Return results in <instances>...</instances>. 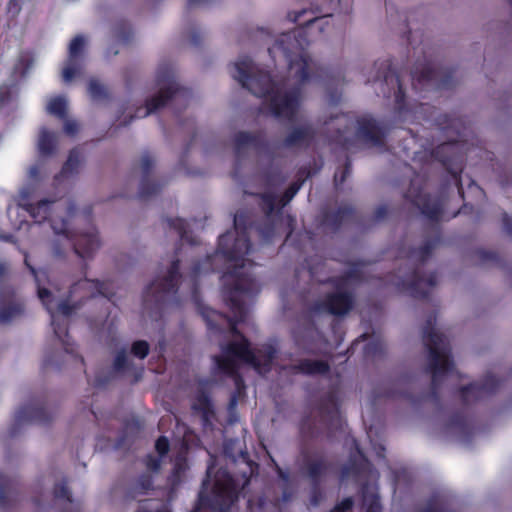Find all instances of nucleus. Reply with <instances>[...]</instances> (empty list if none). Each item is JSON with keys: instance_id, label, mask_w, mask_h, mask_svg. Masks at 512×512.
I'll use <instances>...</instances> for the list:
<instances>
[{"instance_id": "20", "label": "nucleus", "mask_w": 512, "mask_h": 512, "mask_svg": "<svg viewBox=\"0 0 512 512\" xmlns=\"http://www.w3.org/2000/svg\"><path fill=\"white\" fill-rule=\"evenodd\" d=\"M86 39L82 35L75 36L68 48V58L62 70V79L70 83L74 77L81 76L85 67Z\"/></svg>"}, {"instance_id": "60", "label": "nucleus", "mask_w": 512, "mask_h": 512, "mask_svg": "<svg viewBox=\"0 0 512 512\" xmlns=\"http://www.w3.org/2000/svg\"><path fill=\"white\" fill-rule=\"evenodd\" d=\"M39 176V167L38 165L31 166L29 168V177L31 179H37Z\"/></svg>"}, {"instance_id": "34", "label": "nucleus", "mask_w": 512, "mask_h": 512, "mask_svg": "<svg viewBox=\"0 0 512 512\" xmlns=\"http://www.w3.org/2000/svg\"><path fill=\"white\" fill-rule=\"evenodd\" d=\"M419 109L421 113L428 114L427 119L439 126L440 129H457V121L452 119L448 114H443L438 109L428 104H421Z\"/></svg>"}, {"instance_id": "25", "label": "nucleus", "mask_w": 512, "mask_h": 512, "mask_svg": "<svg viewBox=\"0 0 512 512\" xmlns=\"http://www.w3.org/2000/svg\"><path fill=\"white\" fill-rule=\"evenodd\" d=\"M316 128L310 122L293 127L282 142L284 148H305L314 140Z\"/></svg>"}, {"instance_id": "9", "label": "nucleus", "mask_w": 512, "mask_h": 512, "mask_svg": "<svg viewBox=\"0 0 512 512\" xmlns=\"http://www.w3.org/2000/svg\"><path fill=\"white\" fill-rule=\"evenodd\" d=\"M31 191L32 189L29 187L20 190L19 206L26 210L36 223L49 220L55 234L65 232L67 220L60 214L63 210H67V214L72 215L75 211L74 204L49 199L40 200L36 204L28 203Z\"/></svg>"}, {"instance_id": "54", "label": "nucleus", "mask_w": 512, "mask_h": 512, "mask_svg": "<svg viewBox=\"0 0 512 512\" xmlns=\"http://www.w3.org/2000/svg\"><path fill=\"white\" fill-rule=\"evenodd\" d=\"M322 497L320 486H311V504L317 506Z\"/></svg>"}, {"instance_id": "43", "label": "nucleus", "mask_w": 512, "mask_h": 512, "mask_svg": "<svg viewBox=\"0 0 512 512\" xmlns=\"http://www.w3.org/2000/svg\"><path fill=\"white\" fill-rule=\"evenodd\" d=\"M362 496L363 505L367 508V512H381L379 498L374 492H370L367 487H363Z\"/></svg>"}, {"instance_id": "33", "label": "nucleus", "mask_w": 512, "mask_h": 512, "mask_svg": "<svg viewBox=\"0 0 512 512\" xmlns=\"http://www.w3.org/2000/svg\"><path fill=\"white\" fill-rule=\"evenodd\" d=\"M353 215V208L350 205H341L334 211H328L324 214L323 224L336 231L342 223L348 221Z\"/></svg>"}, {"instance_id": "22", "label": "nucleus", "mask_w": 512, "mask_h": 512, "mask_svg": "<svg viewBox=\"0 0 512 512\" xmlns=\"http://www.w3.org/2000/svg\"><path fill=\"white\" fill-rule=\"evenodd\" d=\"M24 314V302L15 290L0 294V324L9 325L22 318Z\"/></svg>"}, {"instance_id": "58", "label": "nucleus", "mask_w": 512, "mask_h": 512, "mask_svg": "<svg viewBox=\"0 0 512 512\" xmlns=\"http://www.w3.org/2000/svg\"><path fill=\"white\" fill-rule=\"evenodd\" d=\"M213 0H188L187 5L188 7H198L204 4L211 3Z\"/></svg>"}, {"instance_id": "36", "label": "nucleus", "mask_w": 512, "mask_h": 512, "mask_svg": "<svg viewBox=\"0 0 512 512\" xmlns=\"http://www.w3.org/2000/svg\"><path fill=\"white\" fill-rule=\"evenodd\" d=\"M36 62L35 56L29 52H21L13 68V74L19 78H26Z\"/></svg>"}, {"instance_id": "56", "label": "nucleus", "mask_w": 512, "mask_h": 512, "mask_svg": "<svg viewBox=\"0 0 512 512\" xmlns=\"http://www.w3.org/2000/svg\"><path fill=\"white\" fill-rule=\"evenodd\" d=\"M387 215V208L385 206H380L375 210L374 213V220L375 221H381L385 218Z\"/></svg>"}, {"instance_id": "50", "label": "nucleus", "mask_w": 512, "mask_h": 512, "mask_svg": "<svg viewBox=\"0 0 512 512\" xmlns=\"http://www.w3.org/2000/svg\"><path fill=\"white\" fill-rule=\"evenodd\" d=\"M13 93V86L8 84H2L0 86V104L8 102Z\"/></svg>"}, {"instance_id": "32", "label": "nucleus", "mask_w": 512, "mask_h": 512, "mask_svg": "<svg viewBox=\"0 0 512 512\" xmlns=\"http://www.w3.org/2000/svg\"><path fill=\"white\" fill-rule=\"evenodd\" d=\"M288 369L292 374L317 375L328 372L329 365L321 360L303 359Z\"/></svg>"}, {"instance_id": "57", "label": "nucleus", "mask_w": 512, "mask_h": 512, "mask_svg": "<svg viewBox=\"0 0 512 512\" xmlns=\"http://www.w3.org/2000/svg\"><path fill=\"white\" fill-rule=\"evenodd\" d=\"M308 11L303 9L298 12L289 13V19L293 22H298L302 15L306 14Z\"/></svg>"}, {"instance_id": "5", "label": "nucleus", "mask_w": 512, "mask_h": 512, "mask_svg": "<svg viewBox=\"0 0 512 512\" xmlns=\"http://www.w3.org/2000/svg\"><path fill=\"white\" fill-rule=\"evenodd\" d=\"M422 337L427 351L425 370L431 375V392L428 397L436 400V389L442 379L454 373L451 347L448 339L437 329L434 314L427 317Z\"/></svg>"}, {"instance_id": "55", "label": "nucleus", "mask_w": 512, "mask_h": 512, "mask_svg": "<svg viewBox=\"0 0 512 512\" xmlns=\"http://www.w3.org/2000/svg\"><path fill=\"white\" fill-rule=\"evenodd\" d=\"M503 227L505 232L512 236V216H508L506 213L503 214Z\"/></svg>"}, {"instance_id": "44", "label": "nucleus", "mask_w": 512, "mask_h": 512, "mask_svg": "<svg viewBox=\"0 0 512 512\" xmlns=\"http://www.w3.org/2000/svg\"><path fill=\"white\" fill-rule=\"evenodd\" d=\"M9 271L10 266L8 262H0V294L8 293L9 291L15 290L9 283Z\"/></svg>"}, {"instance_id": "37", "label": "nucleus", "mask_w": 512, "mask_h": 512, "mask_svg": "<svg viewBox=\"0 0 512 512\" xmlns=\"http://www.w3.org/2000/svg\"><path fill=\"white\" fill-rule=\"evenodd\" d=\"M167 225L174 229L180 238L182 243H188L189 245L196 244V240L188 231V223L182 218H169L167 219Z\"/></svg>"}, {"instance_id": "42", "label": "nucleus", "mask_w": 512, "mask_h": 512, "mask_svg": "<svg viewBox=\"0 0 512 512\" xmlns=\"http://www.w3.org/2000/svg\"><path fill=\"white\" fill-rule=\"evenodd\" d=\"M449 430L462 438L469 433L470 426L462 415H456L449 423Z\"/></svg>"}, {"instance_id": "39", "label": "nucleus", "mask_w": 512, "mask_h": 512, "mask_svg": "<svg viewBox=\"0 0 512 512\" xmlns=\"http://www.w3.org/2000/svg\"><path fill=\"white\" fill-rule=\"evenodd\" d=\"M87 91L93 101H104L109 98L108 88L97 78L89 80Z\"/></svg>"}, {"instance_id": "46", "label": "nucleus", "mask_w": 512, "mask_h": 512, "mask_svg": "<svg viewBox=\"0 0 512 512\" xmlns=\"http://www.w3.org/2000/svg\"><path fill=\"white\" fill-rule=\"evenodd\" d=\"M128 364V355L125 350L117 352L114 360V369L117 371L123 370Z\"/></svg>"}, {"instance_id": "17", "label": "nucleus", "mask_w": 512, "mask_h": 512, "mask_svg": "<svg viewBox=\"0 0 512 512\" xmlns=\"http://www.w3.org/2000/svg\"><path fill=\"white\" fill-rule=\"evenodd\" d=\"M462 147L463 145L459 142H444L431 152V157L441 162L450 173L460 196L462 194L459 178L463 167Z\"/></svg>"}, {"instance_id": "45", "label": "nucleus", "mask_w": 512, "mask_h": 512, "mask_svg": "<svg viewBox=\"0 0 512 512\" xmlns=\"http://www.w3.org/2000/svg\"><path fill=\"white\" fill-rule=\"evenodd\" d=\"M131 353L139 359H144L149 353L148 342L144 340L135 341L131 346Z\"/></svg>"}, {"instance_id": "19", "label": "nucleus", "mask_w": 512, "mask_h": 512, "mask_svg": "<svg viewBox=\"0 0 512 512\" xmlns=\"http://www.w3.org/2000/svg\"><path fill=\"white\" fill-rule=\"evenodd\" d=\"M330 468V463L324 455L304 450L301 452L299 472L311 486H320L327 478Z\"/></svg>"}, {"instance_id": "15", "label": "nucleus", "mask_w": 512, "mask_h": 512, "mask_svg": "<svg viewBox=\"0 0 512 512\" xmlns=\"http://www.w3.org/2000/svg\"><path fill=\"white\" fill-rule=\"evenodd\" d=\"M54 418V412L46 407L43 400L35 399L22 406L14 416V422L8 430V437L15 438L30 423L47 424Z\"/></svg>"}, {"instance_id": "40", "label": "nucleus", "mask_w": 512, "mask_h": 512, "mask_svg": "<svg viewBox=\"0 0 512 512\" xmlns=\"http://www.w3.org/2000/svg\"><path fill=\"white\" fill-rule=\"evenodd\" d=\"M67 100L64 97H56L51 99L47 104V112L60 119L67 116Z\"/></svg>"}, {"instance_id": "41", "label": "nucleus", "mask_w": 512, "mask_h": 512, "mask_svg": "<svg viewBox=\"0 0 512 512\" xmlns=\"http://www.w3.org/2000/svg\"><path fill=\"white\" fill-rule=\"evenodd\" d=\"M183 34L189 40L190 44L195 47L200 46L201 41L205 35L202 29L195 23H189L186 26Z\"/></svg>"}, {"instance_id": "24", "label": "nucleus", "mask_w": 512, "mask_h": 512, "mask_svg": "<svg viewBox=\"0 0 512 512\" xmlns=\"http://www.w3.org/2000/svg\"><path fill=\"white\" fill-rule=\"evenodd\" d=\"M499 384V381L493 375L488 374L482 382L463 387L460 391L461 399L465 404L485 399L496 392Z\"/></svg>"}, {"instance_id": "30", "label": "nucleus", "mask_w": 512, "mask_h": 512, "mask_svg": "<svg viewBox=\"0 0 512 512\" xmlns=\"http://www.w3.org/2000/svg\"><path fill=\"white\" fill-rule=\"evenodd\" d=\"M416 512H452V499L445 491H436Z\"/></svg>"}, {"instance_id": "3", "label": "nucleus", "mask_w": 512, "mask_h": 512, "mask_svg": "<svg viewBox=\"0 0 512 512\" xmlns=\"http://www.w3.org/2000/svg\"><path fill=\"white\" fill-rule=\"evenodd\" d=\"M24 256L25 265L34 275L38 297L51 315V324L53 326L55 336L62 343L65 352L71 357L76 358L77 355L75 354L73 344L69 341L66 320H59L56 313L64 317H69L82 307L86 299L100 295L108 300H112L114 293L109 289L108 283L87 278V264H84L82 266V273L84 277L71 285L69 295L66 299L55 302V298L51 291L40 285L39 274L36 269L29 264L28 254L24 253Z\"/></svg>"}, {"instance_id": "53", "label": "nucleus", "mask_w": 512, "mask_h": 512, "mask_svg": "<svg viewBox=\"0 0 512 512\" xmlns=\"http://www.w3.org/2000/svg\"><path fill=\"white\" fill-rule=\"evenodd\" d=\"M146 466L151 472H158L161 466L160 458L154 456H148L146 461Z\"/></svg>"}, {"instance_id": "26", "label": "nucleus", "mask_w": 512, "mask_h": 512, "mask_svg": "<svg viewBox=\"0 0 512 512\" xmlns=\"http://www.w3.org/2000/svg\"><path fill=\"white\" fill-rule=\"evenodd\" d=\"M216 382V378L200 381L196 401L192 405L194 412L200 416L203 426L211 425V418L214 415L213 405L209 395L206 393V388Z\"/></svg>"}, {"instance_id": "12", "label": "nucleus", "mask_w": 512, "mask_h": 512, "mask_svg": "<svg viewBox=\"0 0 512 512\" xmlns=\"http://www.w3.org/2000/svg\"><path fill=\"white\" fill-rule=\"evenodd\" d=\"M226 479L221 482L216 479L212 498L202 490L199 493L198 502L191 512H229L230 506L237 500V485L233 477L226 474Z\"/></svg>"}, {"instance_id": "18", "label": "nucleus", "mask_w": 512, "mask_h": 512, "mask_svg": "<svg viewBox=\"0 0 512 512\" xmlns=\"http://www.w3.org/2000/svg\"><path fill=\"white\" fill-rule=\"evenodd\" d=\"M413 85L420 89H446L451 87V76L444 70L438 69L433 63H419L411 71Z\"/></svg>"}, {"instance_id": "35", "label": "nucleus", "mask_w": 512, "mask_h": 512, "mask_svg": "<svg viewBox=\"0 0 512 512\" xmlns=\"http://www.w3.org/2000/svg\"><path fill=\"white\" fill-rule=\"evenodd\" d=\"M412 382L409 376H403L392 383L391 387L386 392L388 397H403L411 402H416L412 392Z\"/></svg>"}, {"instance_id": "16", "label": "nucleus", "mask_w": 512, "mask_h": 512, "mask_svg": "<svg viewBox=\"0 0 512 512\" xmlns=\"http://www.w3.org/2000/svg\"><path fill=\"white\" fill-rule=\"evenodd\" d=\"M389 130L387 123L371 115H363L357 119L356 139L367 148L383 149Z\"/></svg>"}, {"instance_id": "63", "label": "nucleus", "mask_w": 512, "mask_h": 512, "mask_svg": "<svg viewBox=\"0 0 512 512\" xmlns=\"http://www.w3.org/2000/svg\"><path fill=\"white\" fill-rule=\"evenodd\" d=\"M141 484L144 489H149L152 486V481H151L150 477L146 476V477H143Z\"/></svg>"}, {"instance_id": "31", "label": "nucleus", "mask_w": 512, "mask_h": 512, "mask_svg": "<svg viewBox=\"0 0 512 512\" xmlns=\"http://www.w3.org/2000/svg\"><path fill=\"white\" fill-rule=\"evenodd\" d=\"M18 482L0 473V506L8 508L18 500Z\"/></svg>"}, {"instance_id": "62", "label": "nucleus", "mask_w": 512, "mask_h": 512, "mask_svg": "<svg viewBox=\"0 0 512 512\" xmlns=\"http://www.w3.org/2000/svg\"><path fill=\"white\" fill-rule=\"evenodd\" d=\"M236 405H237L236 396H232L230 398V401H229V404H228V409H229L230 413H232L235 410Z\"/></svg>"}, {"instance_id": "51", "label": "nucleus", "mask_w": 512, "mask_h": 512, "mask_svg": "<svg viewBox=\"0 0 512 512\" xmlns=\"http://www.w3.org/2000/svg\"><path fill=\"white\" fill-rule=\"evenodd\" d=\"M353 504L354 502L351 497L345 498L335 506L334 512H347L352 509Z\"/></svg>"}, {"instance_id": "11", "label": "nucleus", "mask_w": 512, "mask_h": 512, "mask_svg": "<svg viewBox=\"0 0 512 512\" xmlns=\"http://www.w3.org/2000/svg\"><path fill=\"white\" fill-rule=\"evenodd\" d=\"M59 236L51 243L52 255L57 259L66 257V244L72 241L75 254L81 259H91L101 246L98 233L95 228L80 232L75 238L70 235L68 223L66 231L56 234Z\"/></svg>"}, {"instance_id": "2", "label": "nucleus", "mask_w": 512, "mask_h": 512, "mask_svg": "<svg viewBox=\"0 0 512 512\" xmlns=\"http://www.w3.org/2000/svg\"><path fill=\"white\" fill-rule=\"evenodd\" d=\"M323 17L305 21V26L281 34L269 48L273 58L281 55L288 66L287 76L278 81L257 66L249 57L242 56L234 63L231 76L257 97H265L271 113L278 118L294 121L303 101V87L310 82H322L327 87L342 80L340 71L320 66L305 50L309 44L307 29L318 25L323 30Z\"/></svg>"}, {"instance_id": "64", "label": "nucleus", "mask_w": 512, "mask_h": 512, "mask_svg": "<svg viewBox=\"0 0 512 512\" xmlns=\"http://www.w3.org/2000/svg\"><path fill=\"white\" fill-rule=\"evenodd\" d=\"M339 141L347 150L351 149V143L346 138H344L342 134L339 135Z\"/></svg>"}, {"instance_id": "4", "label": "nucleus", "mask_w": 512, "mask_h": 512, "mask_svg": "<svg viewBox=\"0 0 512 512\" xmlns=\"http://www.w3.org/2000/svg\"><path fill=\"white\" fill-rule=\"evenodd\" d=\"M367 267L368 265L363 262L352 263L342 276L328 279L318 278L315 268H310L313 279L323 284H331L334 289L323 300L315 302L312 311L317 314L326 312L335 316L347 314L354 305V296L349 289L351 285L365 280Z\"/></svg>"}, {"instance_id": "13", "label": "nucleus", "mask_w": 512, "mask_h": 512, "mask_svg": "<svg viewBox=\"0 0 512 512\" xmlns=\"http://www.w3.org/2000/svg\"><path fill=\"white\" fill-rule=\"evenodd\" d=\"M285 181V176L276 167L271 169L265 175V183L267 190L263 193V209L267 216L272 214L276 209H282L285 207L297 194L301 188L304 180L301 182L292 183L281 195L277 191V187Z\"/></svg>"}, {"instance_id": "49", "label": "nucleus", "mask_w": 512, "mask_h": 512, "mask_svg": "<svg viewBox=\"0 0 512 512\" xmlns=\"http://www.w3.org/2000/svg\"><path fill=\"white\" fill-rule=\"evenodd\" d=\"M63 120H64V127H63L64 132L69 136H74L79 130L78 123L73 119L67 118V116Z\"/></svg>"}, {"instance_id": "28", "label": "nucleus", "mask_w": 512, "mask_h": 512, "mask_svg": "<svg viewBox=\"0 0 512 512\" xmlns=\"http://www.w3.org/2000/svg\"><path fill=\"white\" fill-rule=\"evenodd\" d=\"M53 506L60 512H79V504L75 502L64 478L56 480L53 486Z\"/></svg>"}, {"instance_id": "38", "label": "nucleus", "mask_w": 512, "mask_h": 512, "mask_svg": "<svg viewBox=\"0 0 512 512\" xmlns=\"http://www.w3.org/2000/svg\"><path fill=\"white\" fill-rule=\"evenodd\" d=\"M57 141V135L55 133L47 131L42 128L38 140L39 153L42 156H50L53 154Z\"/></svg>"}, {"instance_id": "59", "label": "nucleus", "mask_w": 512, "mask_h": 512, "mask_svg": "<svg viewBox=\"0 0 512 512\" xmlns=\"http://www.w3.org/2000/svg\"><path fill=\"white\" fill-rule=\"evenodd\" d=\"M239 452H240L239 457L243 460V462L246 464L247 468L250 470V475H252L253 474V466L250 465L248 462L247 453L243 452L241 448L239 449Z\"/></svg>"}, {"instance_id": "29", "label": "nucleus", "mask_w": 512, "mask_h": 512, "mask_svg": "<svg viewBox=\"0 0 512 512\" xmlns=\"http://www.w3.org/2000/svg\"><path fill=\"white\" fill-rule=\"evenodd\" d=\"M83 164L84 156L81 150L78 148L72 149L60 173L55 176V180L60 182L62 180L74 178L79 174Z\"/></svg>"}, {"instance_id": "47", "label": "nucleus", "mask_w": 512, "mask_h": 512, "mask_svg": "<svg viewBox=\"0 0 512 512\" xmlns=\"http://www.w3.org/2000/svg\"><path fill=\"white\" fill-rule=\"evenodd\" d=\"M351 173V163L347 160L344 168L341 171H337L334 175L335 185L338 186L342 184L346 177H348Z\"/></svg>"}, {"instance_id": "23", "label": "nucleus", "mask_w": 512, "mask_h": 512, "mask_svg": "<svg viewBox=\"0 0 512 512\" xmlns=\"http://www.w3.org/2000/svg\"><path fill=\"white\" fill-rule=\"evenodd\" d=\"M234 153L238 161L244 159L250 152H258L264 145L262 132L239 131L234 135Z\"/></svg>"}, {"instance_id": "14", "label": "nucleus", "mask_w": 512, "mask_h": 512, "mask_svg": "<svg viewBox=\"0 0 512 512\" xmlns=\"http://www.w3.org/2000/svg\"><path fill=\"white\" fill-rule=\"evenodd\" d=\"M405 198L420 209L421 213L432 221L439 219H450L460 213H464L466 206L453 212L450 216L446 217V203L444 197L436 198L425 194L420 188L416 187V180H412L411 186Z\"/></svg>"}, {"instance_id": "21", "label": "nucleus", "mask_w": 512, "mask_h": 512, "mask_svg": "<svg viewBox=\"0 0 512 512\" xmlns=\"http://www.w3.org/2000/svg\"><path fill=\"white\" fill-rule=\"evenodd\" d=\"M156 166V158L148 151L141 154L138 169L141 174L139 197L144 200L156 196L164 187L165 183L155 181L152 173Z\"/></svg>"}, {"instance_id": "52", "label": "nucleus", "mask_w": 512, "mask_h": 512, "mask_svg": "<svg viewBox=\"0 0 512 512\" xmlns=\"http://www.w3.org/2000/svg\"><path fill=\"white\" fill-rule=\"evenodd\" d=\"M157 452L163 456L169 450V442L166 437H160L155 444Z\"/></svg>"}, {"instance_id": "6", "label": "nucleus", "mask_w": 512, "mask_h": 512, "mask_svg": "<svg viewBox=\"0 0 512 512\" xmlns=\"http://www.w3.org/2000/svg\"><path fill=\"white\" fill-rule=\"evenodd\" d=\"M439 243L440 237L436 233L432 238L426 239L423 246L413 249L409 254V260L413 262L414 267L407 272L400 269L392 283L408 291L415 298H425L430 289L436 286L437 277L435 273L422 274L419 265L423 264L430 257L432 251Z\"/></svg>"}, {"instance_id": "7", "label": "nucleus", "mask_w": 512, "mask_h": 512, "mask_svg": "<svg viewBox=\"0 0 512 512\" xmlns=\"http://www.w3.org/2000/svg\"><path fill=\"white\" fill-rule=\"evenodd\" d=\"M155 82L158 92L147 98L145 106L139 107L135 115L130 116L129 121L123 120L120 125H128L133 118H145L164 107L169 101L182 104L191 96V91L182 87L176 80L174 69L170 63L163 62L159 64L156 70Z\"/></svg>"}, {"instance_id": "1", "label": "nucleus", "mask_w": 512, "mask_h": 512, "mask_svg": "<svg viewBox=\"0 0 512 512\" xmlns=\"http://www.w3.org/2000/svg\"><path fill=\"white\" fill-rule=\"evenodd\" d=\"M246 215L237 212L234 215V231H228L219 237L218 248L214 255H209L203 263H195L190 274L192 282V296L198 302V278L202 274L214 271L212 259L222 255L228 262L233 263L232 269L224 280V300L233 313V318L210 308L202 309V316L211 330L225 332L229 330L234 339L221 344V354L213 357L214 371L231 376L239 388L242 383L237 371L240 362L253 366L259 374H266L277 354L273 343H266L256 352L249 348L248 340L236 329V323L245 321L248 315L247 300L256 296L260 287L252 274L245 270L246 265L252 262L245 258L251 251L249 231L252 227L246 226Z\"/></svg>"}, {"instance_id": "48", "label": "nucleus", "mask_w": 512, "mask_h": 512, "mask_svg": "<svg viewBox=\"0 0 512 512\" xmlns=\"http://www.w3.org/2000/svg\"><path fill=\"white\" fill-rule=\"evenodd\" d=\"M383 352V344L380 341H370L365 346V353L367 355L376 356Z\"/></svg>"}, {"instance_id": "10", "label": "nucleus", "mask_w": 512, "mask_h": 512, "mask_svg": "<svg viewBox=\"0 0 512 512\" xmlns=\"http://www.w3.org/2000/svg\"><path fill=\"white\" fill-rule=\"evenodd\" d=\"M343 421L337 404L331 398L323 401L320 406L305 416L300 423V434L304 439L318 437L324 429L329 435L342 428Z\"/></svg>"}, {"instance_id": "27", "label": "nucleus", "mask_w": 512, "mask_h": 512, "mask_svg": "<svg viewBox=\"0 0 512 512\" xmlns=\"http://www.w3.org/2000/svg\"><path fill=\"white\" fill-rule=\"evenodd\" d=\"M377 82L380 87V92L377 93L387 98L393 95L396 109L399 112L402 111L404 109V91L398 75L389 70L384 74L383 79ZM376 91L378 90L376 89Z\"/></svg>"}, {"instance_id": "8", "label": "nucleus", "mask_w": 512, "mask_h": 512, "mask_svg": "<svg viewBox=\"0 0 512 512\" xmlns=\"http://www.w3.org/2000/svg\"><path fill=\"white\" fill-rule=\"evenodd\" d=\"M179 260L171 262L167 271L149 284L143 294V309L152 320H159L166 304L175 300L178 288Z\"/></svg>"}, {"instance_id": "61", "label": "nucleus", "mask_w": 512, "mask_h": 512, "mask_svg": "<svg viewBox=\"0 0 512 512\" xmlns=\"http://www.w3.org/2000/svg\"><path fill=\"white\" fill-rule=\"evenodd\" d=\"M0 240L2 242L14 243L15 239L12 234L0 233Z\"/></svg>"}]
</instances>
